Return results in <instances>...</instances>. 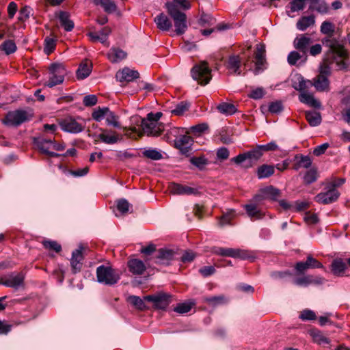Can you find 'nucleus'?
<instances>
[{"label":"nucleus","instance_id":"1a4fd4ad","mask_svg":"<svg viewBox=\"0 0 350 350\" xmlns=\"http://www.w3.org/2000/svg\"><path fill=\"white\" fill-rule=\"evenodd\" d=\"M0 284L18 291L25 286V275L22 272H12L0 278Z\"/></svg>","mask_w":350,"mask_h":350},{"label":"nucleus","instance_id":"72a5a7b5","mask_svg":"<svg viewBox=\"0 0 350 350\" xmlns=\"http://www.w3.org/2000/svg\"><path fill=\"white\" fill-rule=\"evenodd\" d=\"M241 59L239 55H232L229 57L227 64V68L229 70H231L232 73L236 74L237 75H241Z\"/></svg>","mask_w":350,"mask_h":350},{"label":"nucleus","instance_id":"a878e982","mask_svg":"<svg viewBox=\"0 0 350 350\" xmlns=\"http://www.w3.org/2000/svg\"><path fill=\"white\" fill-rule=\"evenodd\" d=\"M127 266L129 271L133 275H142L146 269L144 262L137 258L130 259Z\"/></svg>","mask_w":350,"mask_h":350},{"label":"nucleus","instance_id":"ea45409f","mask_svg":"<svg viewBox=\"0 0 350 350\" xmlns=\"http://www.w3.org/2000/svg\"><path fill=\"white\" fill-rule=\"evenodd\" d=\"M108 59L113 63L118 62L126 57V53L123 50L116 48L111 49L107 54Z\"/></svg>","mask_w":350,"mask_h":350},{"label":"nucleus","instance_id":"052dcab7","mask_svg":"<svg viewBox=\"0 0 350 350\" xmlns=\"http://www.w3.org/2000/svg\"><path fill=\"white\" fill-rule=\"evenodd\" d=\"M202 301L204 302L208 303L210 306H215L217 305L224 303V297L222 295L213 296V297H204L202 298Z\"/></svg>","mask_w":350,"mask_h":350},{"label":"nucleus","instance_id":"423d86ee","mask_svg":"<svg viewBox=\"0 0 350 350\" xmlns=\"http://www.w3.org/2000/svg\"><path fill=\"white\" fill-rule=\"evenodd\" d=\"M96 278L99 283L112 286L120 280V275L111 266L100 265L96 268Z\"/></svg>","mask_w":350,"mask_h":350},{"label":"nucleus","instance_id":"c756f323","mask_svg":"<svg viewBox=\"0 0 350 350\" xmlns=\"http://www.w3.org/2000/svg\"><path fill=\"white\" fill-rule=\"evenodd\" d=\"M323 278L321 277L314 278L312 275H308L295 280L294 283L297 286H307L310 284H322Z\"/></svg>","mask_w":350,"mask_h":350},{"label":"nucleus","instance_id":"f8f14e48","mask_svg":"<svg viewBox=\"0 0 350 350\" xmlns=\"http://www.w3.org/2000/svg\"><path fill=\"white\" fill-rule=\"evenodd\" d=\"M171 295L167 293H159L157 295H148L144 299L153 303L157 309L165 310L171 303Z\"/></svg>","mask_w":350,"mask_h":350},{"label":"nucleus","instance_id":"a18cd8bd","mask_svg":"<svg viewBox=\"0 0 350 350\" xmlns=\"http://www.w3.org/2000/svg\"><path fill=\"white\" fill-rule=\"evenodd\" d=\"M217 109L221 113L226 116L232 115L237 111L236 107L233 104L228 103H222L218 105Z\"/></svg>","mask_w":350,"mask_h":350},{"label":"nucleus","instance_id":"cd10ccee","mask_svg":"<svg viewBox=\"0 0 350 350\" xmlns=\"http://www.w3.org/2000/svg\"><path fill=\"white\" fill-rule=\"evenodd\" d=\"M165 7L167 11L182 12L180 10H189L191 8V3L187 0H172L171 2H167Z\"/></svg>","mask_w":350,"mask_h":350},{"label":"nucleus","instance_id":"e433bc0d","mask_svg":"<svg viewBox=\"0 0 350 350\" xmlns=\"http://www.w3.org/2000/svg\"><path fill=\"white\" fill-rule=\"evenodd\" d=\"M274 165L263 164L258 167L256 174L259 179H262L270 177L274 174Z\"/></svg>","mask_w":350,"mask_h":350},{"label":"nucleus","instance_id":"0e129e2a","mask_svg":"<svg viewBox=\"0 0 350 350\" xmlns=\"http://www.w3.org/2000/svg\"><path fill=\"white\" fill-rule=\"evenodd\" d=\"M229 28L230 26L228 24L221 23L217 25L215 28L202 30V34L205 36H208L215 31H224Z\"/></svg>","mask_w":350,"mask_h":350},{"label":"nucleus","instance_id":"864d4df0","mask_svg":"<svg viewBox=\"0 0 350 350\" xmlns=\"http://www.w3.org/2000/svg\"><path fill=\"white\" fill-rule=\"evenodd\" d=\"M44 247L50 251H54L56 253H59L62 251L61 245L56 241L52 240H44L42 241Z\"/></svg>","mask_w":350,"mask_h":350},{"label":"nucleus","instance_id":"79ce46f5","mask_svg":"<svg viewBox=\"0 0 350 350\" xmlns=\"http://www.w3.org/2000/svg\"><path fill=\"white\" fill-rule=\"evenodd\" d=\"M315 23L314 16H302L297 21L296 26L300 31H305L308 27L313 25Z\"/></svg>","mask_w":350,"mask_h":350},{"label":"nucleus","instance_id":"c03bdc74","mask_svg":"<svg viewBox=\"0 0 350 350\" xmlns=\"http://www.w3.org/2000/svg\"><path fill=\"white\" fill-rule=\"evenodd\" d=\"M311 337L314 342L318 345H327L329 344L330 341L328 338L325 336L319 330H312L310 332Z\"/></svg>","mask_w":350,"mask_h":350},{"label":"nucleus","instance_id":"393cba45","mask_svg":"<svg viewBox=\"0 0 350 350\" xmlns=\"http://www.w3.org/2000/svg\"><path fill=\"white\" fill-rule=\"evenodd\" d=\"M55 16L59 20L61 26L66 31H71L74 27V22L70 18V14L66 11H59L55 12Z\"/></svg>","mask_w":350,"mask_h":350},{"label":"nucleus","instance_id":"6ab92c4d","mask_svg":"<svg viewBox=\"0 0 350 350\" xmlns=\"http://www.w3.org/2000/svg\"><path fill=\"white\" fill-rule=\"evenodd\" d=\"M33 143L38 148V150L43 154H46L51 157H58L59 154L49 151L53 141L51 139H46L44 138H34Z\"/></svg>","mask_w":350,"mask_h":350},{"label":"nucleus","instance_id":"9d476101","mask_svg":"<svg viewBox=\"0 0 350 350\" xmlns=\"http://www.w3.org/2000/svg\"><path fill=\"white\" fill-rule=\"evenodd\" d=\"M280 195L281 191L280 189L269 185L259 189L258 192L254 196L253 200L258 204H260L265 200L277 201Z\"/></svg>","mask_w":350,"mask_h":350},{"label":"nucleus","instance_id":"412c9836","mask_svg":"<svg viewBox=\"0 0 350 350\" xmlns=\"http://www.w3.org/2000/svg\"><path fill=\"white\" fill-rule=\"evenodd\" d=\"M111 32V29L110 27H105L98 33L89 32L87 36L92 42L99 41L106 46H109V43L107 42V38Z\"/></svg>","mask_w":350,"mask_h":350},{"label":"nucleus","instance_id":"49530a36","mask_svg":"<svg viewBox=\"0 0 350 350\" xmlns=\"http://www.w3.org/2000/svg\"><path fill=\"white\" fill-rule=\"evenodd\" d=\"M310 8L321 14H325L328 12V5L324 0H312Z\"/></svg>","mask_w":350,"mask_h":350},{"label":"nucleus","instance_id":"7ed1b4c3","mask_svg":"<svg viewBox=\"0 0 350 350\" xmlns=\"http://www.w3.org/2000/svg\"><path fill=\"white\" fill-rule=\"evenodd\" d=\"M162 115L161 112H157L155 113L150 112L148 113L146 118L142 119L141 122L143 132L147 135L157 136L160 135L164 130L163 124L159 122Z\"/></svg>","mask_w":350,"mask_h":350},{"label":"nucleus","instance_id":"6e6d98bb","mask_svg":"<svg viewBox=\"0 0 350 350\" xmlns=\"http://www.w3.org/2000/svg\"><path fill=\"white\" fill-rule=\"evenodd\" d=\"M108 111V107H98L93 111L92 113V117L94 120L100 122L104 118L105 116L106 117Z\"/></svg>","mask_w":350,"mask_h":350},{"label":"nucleus","instance_id":"ddd939ff","mask_svg":"<svg viewBox=\"0 0 350 350\" xmlns=\"http://www.w3.org/2000/svg\"><path fill=\"white\" fill-rule=\"evenodd\" d=\"M327 189V191L319 193L315 196L316 202L323 204H328L338 200L340 196L339 191L336 189L331 187V186H328Z\"/></svg>","mask_w":350,"mask_h":350},{"label":"nucleus","instance_id":"bf43d9fd","mask_svg":"<svg viewBox=\"0 0 350 350\" xmlns=\"http://www.w3.org/2000/svg\"><path fill=\"white\" fill-rule=\"evenodd\" d=\"M307 0H292L290 3V9L292 12L303 10Z\"/></svg>","mask_w":350,"mask_h":350},{"label":"nucleus","instance_id":"603ef678","mask_svg":"<svg viewBox=\"0 0 350 350\" xmlns=\"http://www.w3.org/2000/svg\"><path fill=\"white\" fill-rule=\"evenodd\" d=\"M190 103L188 102L183 101L176 105L175 109L172 110V113L176 116H183L185 112L189 110Z\"/></svg>","mask_w":350,"mask_h":350},{"label":"nucleus","instance_id":"2f4dec72","mask_svg":"<svg viewBox=\"0 0 350 350\" xmlns=\"http://www.w3.org/2000/svg\"><path fill=\"white\" fill-rule=\"evenodd\" d=\"M312 86L318 92H328L329 90V81L327 77L318 75L313 79Z\"/></svg>","mask_w":350,"mask_h":350},{"label":"nucleus","instance_id":"7c9ffc66","mask_svg":"<svg viewBox=\"0 0 350 350\" xmlns=\"http://www.w3.org/2000/svg\"><path fill=\"white\" fill-rule=\"evenodd\" d=\"M293 88L301 93L308 92L307 90L312 86V81L305 79L301 75H298L296 80L293 81Z\"/></svg>","mask_w":350,"mask_h":350},{"label":"nucleus","instance_id":"aec40b11","mask_svg":"<svg viewBox=\"0 0 350 350\" xmlns=\"http://www.w3.org/2000/svg\"><path fill=\"white\" fill-rule=\"evenodd\" d=\"M139 77V73L137 70H131L129 68H124L117 72L116 78L120 82H131Z\"/></svg>","mask_w":350,"mask_h":350},{"label":"nucleus","instance_id":"a211bd4d","mask_svg":"<svg viewBox=\"0 0 350 350\" xmlns=\"http://www.w3.org/2000/svg\"><path fill=\"white\" fill-rule=\"evenodd\" d=\"M59 126L64 131L71 133H79L84 129V126L78 123L72 118H67L61 120Z\"/></svg>","mask_w":350,"mask_h":350},{"label":"nucleus","instance_id":"c9c22d12","mask_svg":"<svg viewBox=\"0 0 350 350\" xmlns=\"http://www.w3.org/2000/svg\"><path fill=\"white\" fill-rule=\"evenodd\" d=\"M305 118L309 125L312 127L320 125L322 122L321 115L320 112L317 111H306Z\"/></svg>","mask_w":350,"mask_h":350},{"label":"nucleus","instance_id":"09e8293b","mask_svg":"<svg viewBox=\"0 0 350 350\" xmlns=\"http://www.w3.org/2000/svg\"><path fill=\"white\" fill-rule=\"evenodd\" d=\"M91 71V66H89L86 63L82 64L77 70V77L78 79H84L90 75Z\"/></svg>","mask_w":350,"mask_h":350},{"label":"nucleus","instance_id":"dca6fc26","mask_svg":"<svg viewBox=\"0 0 350 350\" xmlns=\"http://www.w3.org/2000/svg\"><path fill=\"white\" fill-rule=\"evenodd\" d=\"M176 252L170 249L161 248L157 252L154 258V262L157 264L162 265H169L172 260H174Z\"/></svg>","mask_w":350,"mask_h":350},{"label":"nucleus","instance_id":"2eb2a0df","mask_svg":"<svg viewBox=\"0 0 350 350\" xmlns=\"http://www.w3.org/2000/svg\"><path fill=\"white\" fill-rule=\"evenodd\" d=\"M295 268L296 271L299 273H304L307 269H322L323 265L319 260L308 255L305 262H298L296 263Z\"/></svg>","mask_w":350,"mask_h":350},{"label":"nucleus","instance_id":"39448f33","mask_svg":"<svg viewBox=\"0 0 350 350\" xmlns=\"http://www.w3.org/2000/svg\"><path fill=\"white\" fill-rule=\"evenodd\" d=\"M192 78L201 85L208 84L212 79L211 69L206 62H200L191 70Z\"/></svg>","mask_w":350,"mask_h":350},{"label":"nucleus","instance_id":"680f3d73","mask_svg":"<svg viewBox=\"0 0 350 350\" xmlns=\"http://www.w3.org/2000/svg\"><path fill=\"white\" fill-rule=\"evenodd\" d=\"M116 206L118 210L122 214H126L129 212L131 204L129 202L124 198L119 199L116 201Z\"/></svg>","mask_w":350,"mask_h":350},{"label":"nucleus","instance_id":"473e14b6","mask_svg":"<svg viewBox=\"0 0 350 350\" xmlns=\"http://www.w3.org/2000/svg\"><path fill=\"white\" fill-rule=\"evenodd\" d=\"M299 100L301 103H304L310 107L319 109L321 107V103L317 100L312 93L304 92L299 96Z\"/></svg>","mask_w":350,"mask_h":350},{"label":"nucleus","instance_id":"f704fd0d","mask_svg":"<svg viewBox=\"0 0 350 350\" xmlns=\"http://www.w3.org/2000/svg\"><path fill=\"white\" fill-rule=\"evenodd\" d=\"M244 208L246 211L247 215L252 220H257L263 218L265 213L257 208L256 204H248L244 205Z\"/></svg>","mask_w":350,"mask_h":350},{"label":"nucleus","instance_id":"20e7f679","mask_svg":"<svg viewBox=\"0 0 350 350\" xmlns=\"http://www.w3.org/2000/svg\"><path fill=\"white\" fill-rule=\"evenodd\" d=\"M49 78L45 85L53 88L57 85L62 84L65 76L67 74L65 65L63 63L55 62L51 64L49 67Z\"/></svg>","mask_w":350,"mask_h":350},{"label":"nucleus","instance_id":"69168bd1","mask_svg":"<svg viewBox=\"0 0 350 350\" xmlns=\"http://www.w3.org/2000/svg\"><path fill=\"white\" fill-rule=\"evenodd\" d=\"M208 129V125L206 122L200 123L191 127V131L195 135H200Z\"/></svg>","mask_w":350,"mask_h":350},{"label":"nucleus","instance_id":"4d7b16f0","mask_svg":"<svg viewBox=\"0 0 350 350\" xmlns=\"http://www.w3.org/2000/svg\"><path fill=\"white\" fill-rule=\"evenodd\" d=\"M128 301H129L133 306H134L138 310H142L146 308V304L143 299L135 295H131L128 297Z\"/></svg>","mask_w":350,"mask_h":350},{"label":"nucleus","instance_id":"8fccbe9b","mask_svg":"<svg viewBox=\"0 0 350 350\" xmlns=\"http://www.w3.org/2000/svg\"><path fill=\"white\" fill-rule=\"evenodd\" d=\"M118 119L119 117L109 109V111L106 116L107 124L109 126H112L114 128L120 129L121 128V125L118 121Z\"/></svg>","mask_w":350,"mask_h":350},{"label":"nucleus","instance_id":"5701e85b","mask_svg":"<svg viewBox=\"0 0 350 350\" xmlns=\"http://www.w3.org/2000/svg\"><path fill=\"white\" fill-rule=\"evenodd\" d=\"M82 247H79L78 249L74 250L72 253V257L70 258V265L72 267V272L74 274L81 271L82 268V261L83 256L82 254Z\"/></svg>","mask_w":350,"mask_h":350},{"label":"nucleus","instance_id":"774afa93","mask_svg":"<svg viewBox=\"0 0 350 350\" xmlns=\"http://www.w3.org/2000/svg\"><path fill=\"white\" fill-rule=\"evenodd\" d=\"M191 308H192V304H191V303H181V304H178L174 308V310L178 313L184 314V313H187L189 311H190Z\"/></svg>","mask_w":350,"mask_h":350},{"label":"nucleus","instance_id":"58836bf2","mask_svg":"<svg viewBox=\"0 0 350 350\" xmlns=\"http://www.w3.org/2000/svg\"><path fill=\"white\" fill-rule=\"evenodd\" d=\"M96 5H100L107 13L111 14L117 10V5L113 0H93Z\"/></svg>","mask_w":350,"mask_h":350},{"label":"nucleus","instance_id":"de8ad7c7","mask_svg":"<svg viewBox=\"0 0 350 350\" xmlns=\"http://www.w3.org/2000/svg\"><path fill=\"white\" fill-rule=\"evenodd\" d=\"M331 63L330 61L325 57L320 64L319 70V75H323V77H326L328 78L331 75Z\"/></svg>","mask_w":350,"mask_h":350},{"label":"nucleus","instance_id":"e2e57ef3","mask_svg":"<svg viewBox=\"0 0 350 350\" xmlns=\"http://www.w3.org/2000/svg\"><path fill=\"white\" fill-rule=\"evenodd\" d=\"M143 154L146 158L152 160H160L162 158V154L156 149H148L143 152Z\"/></svg>","mask_w":350,"mask_h":350},{"label":"nucleus","instance_id":"a19ab883","mask_svg":"<svg viewBox=\"0 0 350 350\" xmlns=\"http://www.w3.org/2000/svg\"><path fill=\"white\" fill-rule=\"evenodd\" d=\"M295 159L297 161L293 167L295 170H299L300 168H309L312 164L311 159L308 155H297Z\"/></svg>","mask_w":350,"mask_h":350},{"label":"nucleus","instance_id":"4be33fe9","mask_svg":"<svg viewBox=\"0 0 350 350\" xmlns=\"http://www.w3.org/2000/svg\"><path fill=\"white\" fill-rule=\"evenodd\" d=\"M102 132L98 135V139L105 144H113L122 139L121 135H118L116 131L100 129Z\"/></svg>","mask_w":350,"mask_h":350},{"label":"nucleus","instance_id":"4468645a","mask_svg":"<svg viewBox=\"0 0 350 350\" xmlns=\"http://www.w3.org/2000/svg\"><path fill=\"white\" fill-rule=\"evenodd\" d=\"M256 52L254 53L255 68L253 72L255 75H258L265 70V47L262 44H256Z\"/></svg>","mask_w":350,"mask_h":350},{"label":"nucleus","instance_id":"3c124183","mask_svg":"<svg viewBox=\"0 0 350 350\" xmlns=\"http://www.w3.org/2000/svg\"><path fill=\"white\" fill-rule=\"evenodd\" d=\"M0 48L6 55L14 53L17 49L15 42L11 40L4 41L1 44Z\"/></svg>","mask_w":350,"mask_h":350},{"label":"nucleus","instance_id":"f03ea898","mask_svg":"<svg viewBox=\"0 0 350 350\" xmlns=\"http://www.w3.org/2000/svg\"><path fill=\"white\" fill-rule=\"evenodd\" d=\"M33 117L31 109H16L8 111L2 122L7 126L18 127L22 124L30 121Z\"/></svg>","mask_w":350,"mask_h":350},{"label":"nucleus","instance_id":"13d9d810","mask_svg":"<svg viewBox=\"0 0 350 350\" xmlns=\"http://www.w3.org/2000/svg\"><path fill=\"white\" fill-rule=\"evenodd\" d=\"M318 174L317 171L312 168L307 171L304 176V183L307 185H310L317 180Z\"/></svg>","mask_w":350,"mask_h":350},{"label":"nucleus","instance_id":"f3484780","mask_svg":"<svg viewBox=\"0 0 350 350\" xmlns=\"http://www.w3.org/2000/svg\"><path fill=\"white\" fill-rule=\"evenodd\" d=\"M169 191L174 195H197L198 191L196 188L191 187L186 185L171 183L169 185Z\"/></svg>","mask_w":350,"mask_h":350},{"label":"nucleus","instance_id":"0eeeda50","mask_svg":"<svg viewBox=\"0 0 350 350\" xmlns=\"http://www.w3.org/2000/svg\"><path fill=\"white\" fill-rule=\"evenodd\" d=\"M262 155L263 154L262 151L260 150L258 145H257L252 150L242 154H239L237 157L232 158L231 161L237 165H239L243 163L244 161H247V163L244 165V167L249 168L252 167L253 165L256 163Z\"/></svg>","mask_w":350,"mask_h":350},{"label":"nucleus","instance_id":"6e6552de","mask_svg":"<svg viewBox=\"0 0 350 350\" xmlns=\"http://www.w3.org/2000/svg\"><path fill=\"white\" fill-rule=\"evenodd\" d=\"M211 252L212 253L221 256L232 257L241 260H246L250 258H253V256L248 251L241 249L214 247Z\"/></svg>","mask_w":350,"mask_h":350},{"label":"nucleus","instance_id":"b1692460","mask_svg":"<svg viewBox=\"0 0 350 350\" xmlns=\"http://www.w3.org/2000/svg\"><path fill=\"white\" fill-rule=\"evenodd\" d=\"M312 43V39L306 35L297 36L293 42L294 47L301 52L303 55H306L309 50V46Z\"/></svg>","mask_w":350,"mask_h":350},{"label":"nucleus","instance_id":"5fc2aeb1","mask_svg":"<svg viewBox=\"0 0 350 350\" xmlns=\"http://www.w3.org/2000/svg\"><path fill=\"white\" fill-rule=\"evenodd\" d=\"M190 163L198 167L199 170H203L208 164V160L205 157H193L190 159Z\"/></svg>","mask_w":350,"mask_h":350},{"label":"nucleus","instance_id":"9b49d317","mask_svg":"<svg viewBox=\"0 0 350 350\" xmlns=\"http://www.w3.org/2000/svg\"><path fill=\"white\" fill-rule=\"evenodd\" d=\"M168 14L173 19L175 31L177 35L183 34L187 29V16L183 12L167 11Z\"/></svg>","mask_w":350,"mask_h":350},{"label":"nucleus","instance_id":"37998d69","mask_svg":"<svg viewBox=\"0 0 350 350\" xmlns=\"http://www.w3.org/2000/svg\"><path fill=\"white\" fill-rule=\"evenodd\" d=\"M237 213L234 209H228L226 212H223L221 216L219 217V224L220 226L225 225H230L231 221L235 218Z\"/></svg>","mask_w":350,"mask_h":350},{"label":"nucleus","instance_id":"f257e3e1","mask_svg":"<svg viewBox=\"0 0 350 350\" xmlns=\"http://www.w3.org/2000/svg\"><path fill=\"white\" fill-rule=\"evenodd\" d=\"M323 44L329 48L325 57L331 64L335 63L338 70H346L348 64L349 53L338 40L334 38H326L322 40Z\"/></svg>","mask_w":350,"mask_h":350},{"label":"nucleus","instance_id":"bb28decb","mask_svg":"<svg viewBox=\"0 0 350 350\" xmlns=\"http://www.w3.org/2000/svg\"><path fill=\"white\" fill-rule=\"evenodd\" d=\"M193 139L189 135H181L175 141V146L179 149L183 154H187L191 151Z\"/></svg>","mask_w":350,"mask_h":350},{"label":"nucleus","instance_id":"c85d7f7f","mask_svg":"<svg viewBox=\"0 0 350 350\" xmlns=\"http://www.w3.org/2000/svg\"><path fill=\"white\" fill-rule=\"evenodd\" d=\"M154 21L157 25V27L161 31H167L172 27L170 18L163 12L158 14L154 18Z\"/></svg>","mask_w":350,"mask_h":350},{"label":"nucleus","instance_id":"4c0bfd02","mask_svg":"<svg viewBox=\"0 0 350 350\" xmlns=\"http://www.w3.org/2000/svg\"><path fill=\"white\" fill-rule=\"evenodd\" d=\"M346 269V263L341 258L334 259L332 262L331 270L335 275H342Z\"/></svg>","mask_w":350,"mask_h":350},{"label":"nucleus","instance_id":"338daca9","mask_svg":"<svg viewBox=\"0 0 350 350\" xmlns=\"http://www.w3.org/2000/svg\"><path fill=\"white\" fill-rule=\"evenodd\" d=\"M321 31L324 34L332 35L334 31V25L329 21H324L321 26Z\"/></svg>","mask_w":350,"mask_h":350}]
</instances>
